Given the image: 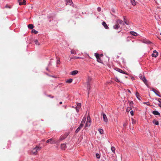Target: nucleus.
<instances>
[{
    "label": "nucleus",
    "instance_id": "13",
    "mask_svg": "<svg viewBox=\"0 0 161 161\" xmlns=\"http://www.w3.org/2000/svg\"><path fill=\"white\" fill-rule=\"evenodd\" d=\"M102 25L104 26L105 29H109L108 27V26L107 25L105 21H103L102 22Z\"/></svg>",
    "mask_w": 161,
    "mask_h": 161
},
{
    "label": "nucleus",
    "instance_id": "23",
    "mask_svg": "<svg viewBox=\"0 0 161 161\" xmlns=\"http://www.w3.org/2000/svg\"><path fill=\"white\" fill-rule=\"evenodd\" d=\"M34 42L36 45L39 46L40 45L37 39H35L34 41Z\"/></svg>",
    "mask_w": 161,
    "mask_h": 161
},
{
    "label": "nucleus",
    "instance_id": "17",
    "mask_svg": "<svg viewBox=\"0 0 161 161\" xmlns=\"http://www.w3.org/2000/svg\"><path fill=\"white\" fill-rule=\"evenodd\" d=\"M153 114L155 115H160V113L158 112L156 110H154L152 112Z\"/></svg>",
    "mask_w": 161,
    "mask_h": 161
},
{
    "label": "nucleus",
    "instance_id": "42",
    "mask_svg": "<svg viewBox=\"0 0 161 161\" xmlns=\"http://www.w3.org/2000/svg\"><path fill=\"white\" fill-rule=\"evenodd\" d=\"M97 10L98 11V12L100 11L101 10V8L100 7H98L97 8Z\"/></svg>",
    "mask_w": 161,
    "mask_h": 161
},
{
    "label": "nucleus",
    "instance_id": "8",
    "mask_svg": "<svg viewBox=\"0 0 161 161\" xmlns=\"http://www.w3.org/2000/svg\"><path fill=\"white\" fill-rule=\"evenodd\" d=\"M81 103H78L77 104V106L75 107V109L77 112H78L80 108L81 107Z\"/></svg>",
    "mask_w": 161,
    "mask_h": 161
},
{
    "label": "nucleus",
    "instance_id": "60",
    "mask_svg": "<svg viewBox=\"0 0 161 161\" xmlns=\"http://www.w3.org/2000/svg\"><path fill=\"white\" fill-rule=\"evenodd\" d=\"M124 21H126V19H125V18L124 17Z\"/></svg>",
    "mask_w": 161,
    "mask_h": 161
},
{
    "label": "nucleus",
    "instance_id": "34",
    "mask_svg": "<svg viewBox=\"0 0 161 161\" xmlns=\"http://www.w3.org/2000/svg\"><path fill=\"white\" fill-rule=\"evenodd\" d=\"M132 123L133 124H136V121L133 119H132Z\"/></svg>",
    "mask_w": 161,
    "mask_h": 161
},
{
    "label": "nucleus",
    "instance_id": "53",
    "mask_svg": "<svg viewBox=\"0 0 161 161\" xmlns=\"http://www.w3.org/2000/svg\"><path fill=\"white\" fill-rule=\"evenodd\" d=\"M128 90V92L130 93H131V92H130V90H129V89H128V90Z\"/></svg>",
    "mask_w": 161,
    "mask_h": 161
},
{
    "label": "nucleus",
    "instance_id": "44",
    "mask_svg": "<svg viewBox=\"0 0 161 161\" xmlns=\"http://www.w3.org/2000/svg\"><path fill=\"white\" fill-rule=\"evenodd\" d=\"M80 58L79 57H77L76 56H75L73 58H74L75 59H77L78 58Z\"/></svg>",
    "mask_w": 161,
    "mask_h": 161
},
{
    "label": "nucleus",
    "instance_id": "22",
    "mask_svg": "<svg viewBox=\"0 0 161 161\" xmlns=\"http://www.w3.org/2000/svg\"><path fill=\"white\" fill-rule=\"evenodd\" d=\"M130 33L134 36H137V34L134 31H130Z\"/></svg>",
    "mask_w": 161,
    "mask_h": 161
},
{
    "label": "nucleus",
    "instance_id": "28",
    "mask_svg": "<svg viewBox=\"0 0 161 161\" xmlns=\"http://www.w3.org/2000/svg\"><path fill=\"white\" fill-rule=\"evenodd\" d=\"M31 33H34L35 34H37L38 33V32L36 31V30H35V29H32L31 31Z\"/></svg>",
    "mask_w": 161,
    "mask_h": 161
},
{
    "label": "nucleus",
    "instance_id": "15",
    "mask_svg": "<svg viewBox=\"0 0 161 161\" xmlns=\"http://www.w3.org/2000/svg\"><path fill=\"white\" fill-rule=\"evenodd\" d=\"M142 42L144 43L148 44H151V42L150 41L147 39H143L142 40Z\"/></svg>",
    "mask_w": 161,
    "mask_h": 161
},
{
    "label": "nucleus",
    "instance_id": "57",
    "mask_svg": "<svg viewBox=\"0 0 161 161\" xmlns=\"http://www.w3.org/2000/svg\"><path fill=\"white\" fill-rule=\"evenodd\" d=\"M158 105H159V106L160 107H161V103H160V104H158Z\"/></svg>",
    "mask_w": 161,
    "mask_h": 161
},
{
    "label": "nucleus",
    "instance_id": "24",
    "mask_svg": "<svg viewBox=\"0 0 161 161\" xmlns=\"http://www.w3.org/2000/svg\"><path fill=\"white\" fill-rule=\"evenodd\" d=\"M153 124L155 125H158L159 124V122L158 121H157L155 119L153 120Z\"/></svg>",
    "mask_w": 161,
    "mask_h": 161
},
{
    "label": "nucleus",
    "instance_id": "18",
    "mask_svg": "<svg viewBox=\"0 0 161 161\" xmlns=\"http://www.w3.org/2000/svg\"><path fill=\"white\" fill-rule=\"evenodd\" d=\"M119 27L120 26L118 23L113 26V28L115 29H118Z\"/></svg>",
    "mask_w": 161,
    "mask_h": 161
},
{
    "label": "nucleus",
    "instance_id": "43",
    "mask_svg": "<svg viewBox=\"0 0 161 161\" xmlns=\"http://www.w3.org/2000/svg\"><path fill=\"white\" fill-rule=\"evenodd\" d=\"M47 97H51V98H54V96H52L51 95H47Z\"/></svg>",
    "mask_w": 161,
    "mask_h": 161
},
{
    "label": "nucleus",
    "instance_id": "61",
    "mask_svg": "<svg viewBox=\"0 0 161 161\" xmlns=\"http://www.w3.org/2000/svg\"><path fill=\"white\" fill-rule=\"evenodd\" d=\"M49 22H51V20L50 19L49 20Z\"/></svg>",
    "mask_w": 161,
    "mask_h": 161
},
{
    "label": "nucleus",
    "instance_id": "46",
    "mask_svg": "<svg viewBox=\"0 0 161 161\" xmlns=\"http://www.w3.org/2000/svg\"><path fill=\"white\" fill-rule=\"evenodd\" d=\"M152 91L154 93L156 91H157L156 90H155L153 88H152Z\"/></svg>",
    "mask_w": 161,
    "mask_h": 161
},
{
    "label": "nucleus",
    "instance_id": "16",
    "mask_svg": "<svg viewBox=\"0 0 161 161\" xmlns=\"http://www.w3.org/2000/svg\"><path fill=\"white\" fill-rule=\"evenodd\" d=\"M67 136H68V135L64 134L63 136H60L59 138L60 141H61L64 139H65L66 138V137H67Z\"/></svg>",
    "mask_w": 161,
    "mask_h": 161
},
{
    "label": "nucleus",
    "instance_id": "55",
    "mask_svg": "<svg viewBox=\"0 0 161 161\" xmlns=\"http://www.w3.org/2000/svg\"><path fill=\"white\" fill-rule=\"evenodd\" d=\"M46 69L47 71H49V70L48 69V68H46Z\"/></svg>",
    "mask_w": 161,
    "mask_h": 161
},
{
    "label": "nucleus",
    "instance_id": "40",
    "mask_svg": "<svg viewBox=\"0 0 161 161\" xmlns=\"http://www.w3.org/2000/svg\"><path fill=\"white\" fill-rule=\"evenodd\" d=\"M130 113L131 115L132 116H133V115H134V111H133V110L131 111L130 112Z\"/></svg>",
    "mask_w": 161,
    "mask_h": 161
},
{
    "label": "nucleus",
    "instance_id": "37",
    "mask_svg": "<svg viewBox=\"0 0 161 161\" xmlns=\"http://www.w3.org/2000/svg\"><path fill=\"white\" fill-rule=\"evenodd\" d=\"M96 156L97 158H100V155L98 153L96 154Z\"/></svg>",
    "mask_w": 161,
    "mask_h": 161
},
{
    "label": "nucleus",
    "instance_id": "50",
    "mask_svg": "<svg viewBox=\"0 0 161 161\" xmlns=\"http://www.w3.org/2000/svg\"><path fill=\"white\" fill-rule=\"evenodd\" d=\"M115 81H117V82H119V80L118 79H117L115 80Z\"/></svg>",
    "mask_w": 161,
    "mask_h": 161
},
{
    "label": "nucleus",
    "instance_id": "47",
    "mask_svg": "<svg viewBox=\"0 0 161 161\" xmlns=\"http://www.w3.org/2000/svg\"><path fill=\"white\" fill-rule=\"evenodd\" d=\"M127 124L126 123H124L123 124V126L124 127L126 126L127 125Z\"/></svg>",
    "mask_w": 161,
    "mask_h": 161
},
{
    "label": "nucleus",
    "instance_id": "6",
    "mask_svg": "<svg viewBox=\"0 0 161 161\" xmlns=\"http://www.w3.org/2000/svg\"><path fill=\"white\" fill-rule=\"evenodd\" d=\"M102 115H103L104 121L105 122H107L108 120L106 114L103 112H102Z\"/></svg>",
    "mask_w": 161,
    "mask_h": 161
},
{
    "label": "nucleus",
    "instance_id": "35",
    "mask_svg": "<svg viewBox=\"0 0 161 161\" xmlns=\"http://www.w3.org/2000/svg\"><path fill=\"white\" fill-rule=\"evenodd\" d=\"M156 95H157V96H158L160 97H161V96H160V95H159L158 93H159V92L158 91H156L154 93Z\"/></svg>",
    "mask_w": 161,
    "mask_h": 161
},
{
    "label": "nucleus",
    "instance_id": "19",
    "mask_svg": "<svg viewBox=\"0 0 161 161\" xmlns=\"http://www.w3.org/2000/svg\"><path fill=\"white\" fill-rule=\"evenodd\" d=\"M66 147V144L63 143L61 144V148L62 149L65 150Z\"/></svg>",
    "mask_w": 161,
    "mask_h": 161
},
{
    "label": "nucleus",
    "instance_id": "5",
    "mask_svg": "<svg viewBox=\"0 0 161 161\" xmlns=\"http://www.w3.org/2000/svg\"><path fill=\"white\" fill-rule=\"evenodd\" d=\"M46 142L47 143L50 142L51 144H54V143H55L54 142V139L53 138L47 140Z\"/></svg>",
    "mask_w": 161,
    "mask_h": 161
},
{
    "label": "nucleus",
    "instance_id": "58",
    "mask_svg": "<svg viewBox=\"0 0 161 161\" xmlns=\"http://www.w3.org/2000/svg\"><path fill=\"white\" fill-rule=\"evenodd\" d=\"M62 103V102H59V104H61Z\"/></svg>",
    "mask_w": 161,
    "mask_h": 161
},
{
    "label": "nucleus",
    "instance_id": "10",
    "mask_svg": "<svg viewBox=\"0 0 161 161\" xmlns=\"http://www.w3.org/2000/svg\"><path fill=\"white\" fill-rule=\"evenodd\" d=\"M66 4L67 5H72L73 4L72 0H66Z\"/></svg>",
    "mask_w": 161,
    "mask_h": 161
},
{
    "label": "nucleus",
    "instance_id": "3",
    "mask_svg": "<svg viewBox=\"0 0 161 161\" xmlns=\"http://www.w3.org/2000/svg\"><path fill=\"white\" fill-rule=\"evenodd\" d=\"M139 77L140 79L143 81L147 86L148 87H149V86L147 84V81L145 77L144 76H143L142 75H140Z\"/></svg>",
    "mask_w": 161,
    "mask_h": 161
},
{
    "label": "nucleus",
    "instance_id": "38",
    "mask_svg": "<svg viewBox=\"0 0 161 161\" xmlns=\"http://www.w3.org/2000/svg\"><path fill=\"white\" fill-rule=\"evenodd\" d=\"M71 54H76V52L74 50H71Z\"/></svg>",
    "mask_w": 161,
    "mask_h": 161
},
{
    "label": "nucleus",
    "instance_id": "49",
    "mask_svg": "<svg viewBox=\"0 0 161 161\" xmlns=\"http://www.w3.org/2000/svg\"><path fill=\"white\" fill-rule=\"evenodd\" d=\"M99 56H100V57H103V54H100Z\"/></svg>",
    "mask_w": 161,
    "mask_h": 161
},
{
    "label": "nucleus",
    "instance_id": "51",
    "mask_svg": "<svg viewBox=\"0 0 161 161\" xmlns=\"http://www.w3.org/2000/svg\"><path fill=\"white\" fill-rule=\"evenodd\" d=\"M131 79L132 80H134L135 79V78L133 76H132V77H131Z\"/></svg>",
    "mask_w": 161,
    "mask_h": 161
},
{
    "label": "nucleus",
    "instance_id": "29",
    "mask_svg": "<svg viewBox=\"0 0 161 161\" xmlns=\"http://www.w3.org/2000/svg\"><path fill=\"white\" fill-rule=\"evenodd\" d=\"M60 141H60V139L58 140H54V142L55 143H54V144H58Z\"/></svg>",
    "mask_w": 161,
    "mask_h": 161
},
{
    "label": "nucleus",
    "instance_id": "30",
    "mask_svg": "<svg viewBox=\"0 0 161 161\" xmlns=\"http://www.w3.org/2000/svg\"><path fill=\"white\" fill-rule=\"evenodd\" d=\"M97 61L98 62L100 63H103V60L101 59L100 57L98 59H97Z\"/></svg>",
    "mask_w": 161,
    "mask_h": 161
},
{
    "label": "nucleus",
    "instance_id": "33",
    "mask_svg": "<svg viewBox=\"0 0 161 161\" xmlns=\"http://www.w3.org/2000/svg\"><path fill=\"white\" fill-rule=\"evenodd\" d=\"M98 131H99V132L101 134H102L103 133V129H99Z\"/></svg>",
    "mask_w": 161,
    "mask_h": 161
},
{
    "label": "nucleus",
    "instance_id": "20",
    "mask_svg": "<svg viewBox=\"0 0 161 161\" xmlns=\"http://www.w3.org/2000/svg\"><path fill=\"white\" fill-rule=\"evenodd\" d=\"M78 73V71L74 70L71 72V74L72 75H74L77 74Z\"/></svg>",
    "mask_w": 161,
    "mask_h": 161
},
{
    "label": "nucleus",
    "instance_id": "9",
    "mask_svg": "<svg viewBox=\"0 0 161 161\" xmlns=\"http://www.w3.org/2000/svg\"><path fill=\"white\" fill-rule=\"evenodd\" d=\"M128 103L129 104L130 107V109H132V108H133V102L132 101H128Z\"/></svg>",
    "mask_w": 161,
    "mask_h": 161
},
{
    "label": "nucleus",
    "instance_id": "59",
    "mask_svg": "<svg viewBox=\"0 0 161 161\" xmlns=\"http://www.w3.org/2000/svg\"><path fill=\"white\" fill-rule=\"evenodd\" d=\"M158 100H161V99H158ZM158 101H159V103H161V102H160V100H158Z\"/></svg>",
    "mask_w": 161,
    "mask_h": 161
},
{
    "label": "nucleus",
    "instance_id": "63",
    "mask_svg": "<svg viewBox=\"0 0 161 161\" xmlns=\"http://www.w3.org/2000/svg\"><path fill=\"white\" fill-rule=\"evenodd\" d=\"M59 62H60V61H59V62H58V63Z\"/></svg>",
    "mask_w": 161,
    "mask_h": 161
},
{
    "label": "nucleus",
    "instance_id": "25",
    "mask_svg": "<svg viewBox=\"0 0 161 161\" xmlns=\"http://www.w3.org/2000/svg\"><path fill=\"white\" fill-rule=\"evenodd\" d=\"M86 120V118H83L80 124L84 125V123H85Z\"/></svg>",
    "mask_w": 161,
    "mask_h": 161
},
{
    "label": "nucleus",
    "instance_id": "2",
    "mask_svg": "<svg viewBox=\"0 0 161 161\" xmlns=\"http://www.w3.org/2000/svg\"><path fill=\"white\" fill-rule=\"evenodd\" d=\"M92 80V78L89 77L88 78L87 81L86 82L87 89L88 90V94L89 93V90L90 89L91 82Z\"/></svg>",
    "mask_w": 161,
    "mask_h": 161
},
{
    "label": "nucleus",
    "instance_id": "48",
    "mask_svg": "<svg viewBox=\"0 0 161 161\" xmlns=\"http://www.w3.org/2000/svg\"><path fill=\"white\" fill-rule=\"evenodd\" d=\"M87 122H88V121H87L86 124V125H85V126L86 127H87L88 126V125H87Z\"/></svg>",
    "mask_w": 161,
    "mask_h": 161
},
{
    "label": "nucleus",
    "instance_id": "12",
    "mask_svg": "<svg viewBox=\"0 0 161 161\" xmlns=\"http://www.w3.org/2000/svg\"><path fill=\"white\" fill-rule=\"evenodd\" d=\"M83 125L80 124L79 126L77 128V129L75 131V132L76 133H77L80 130V129L83 127Z\"/></svg>",
    "mask_w": 161,
    "mask_h": 161
},
{
    "label": "nucleus",
    "instance_id": "14",
    "mask_svg": "<svg viewBox=\"0 0 161 161\" xmlns=\"http://www.w3.org/2000/svg\"><path fill=\"white\" fill-rule=\"evenodd\" d=\"M136 96L137 97V98H138V99L139 100H141L142 99V97L140 96L139 95L138 92H136Z\"/></svg>",
    "mask_w": 161,
    "mask_h": 161
},
{
    "label": "nucleus",
    "instance_id": "52",
    "mask_svg": "<svg viewBox=\"0 0 161 161\" xmlns=\"http://www.w3.org/2000/svg\"><path fill=\"white\" fill-rule=\"evenodd\" d=\"M131 109H130L129 108H128L127 109V110H128V112H129V111Z\"/></svg>",
    "mask_w": 161,
    "mask_h": 161
},
{
    "label": "nucleus",
    "instance_id": "62",
    "mask_svg": "<svg viewBox=\"0 0 161 161\" xmlns=\"http://www.w3.org/2000/svg\"><path fill=\"white\" fill-rule=\"evenodd\" d=\"M52 18L51 17H49V19H50V18Z\"/></svg>",
    "mask_w": 161,
    "mask_h": 161
},
{
    "label": "nucleus",
    "instance_id": "54",
    "mask_svg": "<svg viewBox=\"0 0 161 161\" xmlns=\"http://www.w3.org/2000/svg\"><path fill=\"white\" fill-rule=\"evenodd\" d=\"M20 0H18V3L19 5H20Z\"/></svg>",
    "mask_w": 161,
    "mask_h": 161
},
{
    "label": "nucleus",
    "instance_id": "45",
    "mask_svg": "<svg viewBox=\"0 0 161 161\" xmlns=\"http://www.w3.org/2000/svg\"><path fill=\"white\" fill-rule=\"evenodd\" d=\"M5 7L7 8H11V7L10 6H8V5H6V6H5Z\"/></svg>",
    "mask_w": 161,
    "mask_h": 161
},
{
    "label": "nucleus",
    "instance_id": "36",
    "mask_svg": "<svg viewBox=\"0 0 161 161\" xmlns=\"http://www.w3.org/2000/svg\"><path fill=\"white\" fill-rule=\"evenodd\" d=\"M111 150L114 153H115V147H111Z\"/></svg>",
    "mask_w": 161,
    "mask_h": 161
},
{
    "label": "nucleus",
    "instance_id": "41",
    "mask_svg": "<svg viewBox=\"0 0 161 161\" xmlns=\"http://www.w3.org/2000/svg\"><path fill=\"white\" fill-rule=\"evenodd\" d=\"M144 104H146L147 105H149L150 104L148 102H144L143 103Z\"/></svg>",
    "mask_w": 161,
    "mask_h": 161
},
{
    "label": "nucleus",
    "instance_id": "11",
    "mask_svg": "<svg viewBox=\"0 0 161 161\" xmlns=\"http://www.w3.org/2000/svg\"><path fill=\"white\" fill-rule=\"evenodd\" d=\"M116 22L119 25V24H120V25H125V23H123V21L122 20L119 19H117L116 20Z\"/></svg>",
    "mask_w": 161,
    "mask_h": 161
},
{
    "label": "nucleus",
    "instance_id": "56",
    "mask_svg": "<svg viewBox=\"0 0 161 161\" xmlns=\"http://www.w3.org/2000/svg\"><path fill=\"white\" fill-rule=\"evenodd\" d=\"M50 65H51V64L50 62V63H49V64H48V66H49Z\"/></svg>",
    "mask_w": 161,
    "mask_h": 161
},
{
    "label": "nucleus",
    "instance_id": "31",
    "mask_svg": "<svg viewBox=\"0 0 161 161\" xmlns=\"http://www.w3.org/2000/svg\"><path fill=\"white\" fill-rule=\"evenodd\" d=\"M131 3L133 5H136V2L135 0H130Z\"/></svg>",
    "mask_w": 161,
    "mask_h": 161
},
{
    "label": "nucleus",
    "instance_id": "21",
    "mask_svg": "<svg viewBox=\"0 0 161 161\" xmlns=\"http://www.w3.org/2000/svg\"><path fill=\"white\" fill-rule=\"evenodd\" d=\"M34 25L32 24H30L28 25V27L30 29H32L34 28Z\"/></svg>",
    "mask_w": 161,
    "mask_h": 161
},
{
    "label": "nucleus",
    "instance_id": "4",
    "mask_svg": "<svg viewBox=\"0 0 161 161\" xmlns=\"http://www.w3.org/2000/svg\"><path fill=\"white\" fill-rule=\"evenodd\" d=\"M115 69L118 71V72H119V73H122V74H126V75H128V74L126 72H124V71H123L122 69H119V68H115Z\"/></svg>",
    "mask_w": 161,
    "mask_h": 161
},
{
    "label": "nucleus",
    "instance_id": "7",
    "mask_svg": "<svg viewBox=\"0 0 161 161\" xmlns=\"http://www.w3.org/2000/svg\"><path fill=\"white\" fill-rule=\"evenodd\" d=\"M158 55V53L156 51L154 50L153 53L152 54V56L155 58Z\"/></svg>",
    "mask_w": 161,
    "mask_h": 161
},
{
    "label": "nucleus",
    "instance_id": "26",
    "mask_svg": "<svg viewBox=\"0 0 161 161\" xmlns=\"http://www.w3.org/2000/svg\"><path fill=\"white\" fill-rule=\"evenodd\" d=\"M73 81V79H68L66 81V83H71Z\"/></svg>",
    "mask_w": 161,
    "mask_h": 161
},
{
    "label": "nucleus",
    "instance_id": "1",
    "mask_svg": "<svg viewBox=\"0 0 161 161\" xmlns=\"http://www.w3.org/2000/svg\"><path fill=\"white\" fill-rule=\"evenodd\" d=\"M41 149V147L36 146V147L33 148L31 153L32 154L36 155L37 154V151L40 150Z\"/></svg>",
    "mask_w": 161,
    "mask_h": 161
},
{
    "label": "nucleus",
    "instance_id": "32",
    "mask_svg": "<svg viewBox=\"0 0 161 161\" xmlns=\"http://www.w3.org/2000/svg\"><path fill=\"white\" fill-rule=\"evenodd\" d=\"M26 0H23V2H22L21 1V5H25L26 4Z\"/></svg>",
    "mask_w": 161,
    "mask_h": 161
},
{
    "label": "nucleus",
    "instance_id": "39",
    "mask_svg": "<svg viewBox=\"0 0 161 161\" xmlns=\"http://www.w3.org/2000/svg\"><path fill=\"white\" fill-rule=\"evenodd\" d=\"M125 24L127 25H130V22L129 21H125Z\"/></svg>",
    "mask_w": 161,
    "mask_h": 161
},
{
    "label": "nucleus",
    "instance_id": "64",
    "mask_svg": "<svg viewBox=\"0 0 161 161\" xmlns=\"http://www.w3.org/2000/svg\"><path fill=\"white\" fill-rule=\"evenodd\" d=\"M90 121H90H90H89V123H90Z\"/></svg>",
    "mask_w": 161,
    "mask_h": 161
},
{
    "label": "nucleus",
    "instance_id": "27",
    "mask_svg": "<svg viewBox=\"0 0 161 161\" xmlns=\"http://www.w3.org/2000/svg\"><path fill=\"white\" fill-rule=\"evenodd\" d=\"M94 55H95V56L96 57V58L97 59V60L99 58H100L99 54L98 53H94Z\"/></svg>",
    "mask_w": 161,
    "mask_h": 161
}]
</instances>
